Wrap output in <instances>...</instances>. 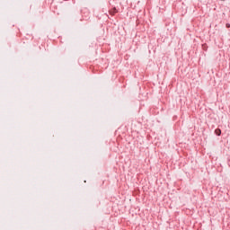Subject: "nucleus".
Wrapping results in <instances>:
<instances>
[{
    "instance_id": "nucleus-2",
    "label": "nucleus",
    "mask_w": 230,
    "mask_h": 230,
    "mask_svg": "<svg viewBox=\"0 0 230 230\" xmlns=\"http://www.w3.org/2000/svg\"><path fill=\"white\" fill-rule=\"evenodd\" d=\"M110 13L111 15H114V13H118V10L116 8H113L111 11H110Z\"/></svg>"
},
{
    "instance_id": "nucleus-1",
    "label": "nucleus",
    "mask_w": 230,
    "mask_h": 230,
    "mask_svg": "<svg viewBox=\"0 0 230 230\" xmlns=\"http://www.w3.org/2000/svg\"><path fill=\"white\" fill-rule=\"evenodd\" d=\"M215 134H216V136H220V134H222V130L220 128H217L215 130Z\"/></svg>"
},
{
    "instance_id": "nucleus-3",
    "label": "nucleus",
    "mask_w": 230,
    "mask_h": 230,
    "mask_svg": "<svg viewBox=\"0 0 230 230\" xmlns=\"http://www.w3.org/2000/svg\"><path fill=\"white\" fill-rule=\"evenodd\" d=\"M226 28H230V24L229 23H226Z\"/></svg>"
}]
</instances>
